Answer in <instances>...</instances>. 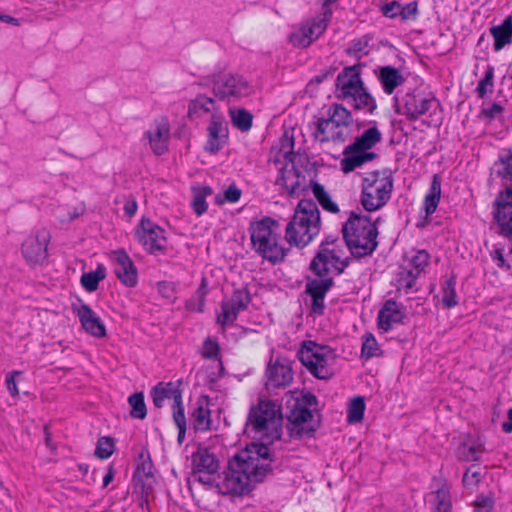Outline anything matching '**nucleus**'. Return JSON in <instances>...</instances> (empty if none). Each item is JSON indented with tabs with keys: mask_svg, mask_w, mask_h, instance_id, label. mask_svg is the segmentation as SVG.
Masks as SVG:
<instances>
[{
	"mask_svg": "<svg viewBox=\"0 0 512 512\" xmlns=\"http://www.w3.org/2000/svg\"><path fill=\"white\" fill-rule=\"evenodd\" d=\"M306 183V176L299 172L293 161L285 160L278 167L275 184L280 186L289 196L299 193Z\"/></svg>",
	"mask_w": 512,
	"mask_h": 512,
	"instance_id": "nucleus-18",
	"label": "nucleus"
},
{
	"mask_svg": "<svg viewBox=\"0 0 512 512\" xmlns=\"http://www.w3.org/2000/svg\"><path fill=\"white\" fill-rule=\"evenodd\" d=\"M502 113V106L496 103L490 104L482 110V116L487 120L501 119Z\"/></svg>",
	"mask_w": 512,
	"mask_h": 512,
	"instance_id": "nucleus-53",
	"label": "nucleus"
},
{
	"mask_svg": "<svg viewBox=\"0 0 512 512\" xmlns=\"http://www.w3.org/2000/svg\"><path fill=\"white\" fill-rule=\"evenodd\" d=\"M222 142H223L222 138L208 136V140L205 145V149L210 153H216L217 151H219L221 149Z\"/></svg>",
	"mask_w": 512,
	"mask_h": 512,
	"instance_id": "nucleus-59",
	"label": "nucleus"
},
{
	"mask_svg": "<svg viewBox=\"0 0 512 512\" xmlns=\"http://www.w3.org/2000/svg\"><path fill=\"white\" fill-rule=\"evenodd\" d=\"M22 372L20 371H12L7 374L5 379V385L9 392V394L12 397H17L19 395V390L17 387V382L19 381V378L21 377Z\"/></svg>",
	"mask_w": 512,
	"mask_h": 512,
	"instance_id": "nucleus-51",
	"label": "nucleus"
},
{
	"mask_svg": "<svg viewBox=\"0 0 512 512\" xmlns=\"http://www.w3.org/2000/svg\"><path fill=\"white\" fill-rule=\"evenodd\" d=\"M192 193L191 207L198 217L202 216L208 209L206 198L212 195L213 190L211 187L205 185L194 186L192 188Z\"/></svg>",
	"mask_w": 512,
	"mask_h": 512,
	"instance_id": "nucleus-33",
	"label": "nucleus"
},
{
	"mask_svg": "<svg viewBox=\"0 0 512 512\" xmlns=\"http://www.w3.org/2000/svg\"><path fill=\"white\" fill-rule=\"evenodd\" d=\"M441 198V178L439 175L435 174L432 178V182L429 188V191L425 195L423 201V209L425 212V217L428 218L431 216L437 209L438 204Z\"/></svg>",
	"mask_w": 512,
	"mask_h": 512,
	"instance_id": "nucleus-31",
	"label": "nucleus"
},
{
	"mask_svg": "<svg viewBox=\"0 0 512 512\" xmlns=\"http://www.w3.org/2000/svg\"><path fill=\"white\" fill-rule=\"evenodd\" d=\"M497 173L501 178L512 181V150L500 157Z\"/></svg>",
	"mask_w": 512,
	"mask_h": 512,
	"instance_id": "nucleus-46",
	"label": "nucleus"
},
{
	"mask_svg": "<svg viewBox=\"0 0 512 512\" xmlns=\"http://www.w3.org/2000/svg\"><path fill=\"white\" fill-rule=\"evenodd\" d=\"M393 100L395 112L405 116L409 121H416L422 117L431 118L441 112L438 99L431 92H426L421 88L397 94Z\"/></svg>",
	"mask_w": 512,
	"mask_h": 512,
	"instance_id": "nucleus-8",
	"label": "nucleus"
},
{
	"mask_svg": "<svg viewBox=\"0 0 512 512\" xmlns=\"http://www.w3.org/2000/svg\"><path fill=\"white\" fill-rule=\"evenodd\" d=\"M212 91L219 99L236 101L250 96L253 86L242 75L225 74L213 79Z\"/></svg>",
	"mask_w": 512,
	"mask_h": 512,
	"instance_id": "nucleus-12",
	"label": "nucleus"
},
{
	"mask_svg": "<svg viewBox=\"0 0 512 512\" xmlns=\"http://www.w3.org/2000/svg\"><path fill=\"white\" fill-rule=\"evenodd\" d=\"M110 259L114 265V273L120 282L127 287H134L137 284L138 275L129 255L123 249H119L111 252Z\"/></svg>",
	"mask_w": 512,
	"mask_h": 512,
	"instance_id": "nucleus-21",
	"label": "nucleus"
},
{
	"mask_svg": "<svg viewBox=\"0 0 512 512\" xmlns=\"http://www.w3.org/2000/svg\"><path fill=\"white\" fill-rule=\"evenodd\" d=\"M170 136V121L166 116H160L150 123L143 134V141L155 155H163L168 151Z\"/></svg>",
	"mask_w": 512,
	"mask_h": 512,
	"instance_id": "nucleus-15",
	"label": "nucleus"
},
{
	"mask_svg": "<svg viewBox=\"0 0 512 512\" xmlns=\"http://www.w3.org/2000/svg\"><path fill=\"white\" fill-rule=\"evenodd\" d=\"M292 379L293 372L288 360L277 358L274 362L270 361L266 370L267 389L285 387L291 383Z\"/></svg>",
	"mask_w": 512,
	"mask_h": 512,
	"instance_id": "nucleus-23",
	"label": "nucleus"
},
{
	"mask_svg": "<svg viewBox=\"0 0 512 512\" xmlns=\"http://www.w3.org/2000/svg\"><path fill=\"white\" fill-rule=\"evenodd\" d=\"M271 461L266 444L252 443L230 459L227 470L217 475L213 486L224 495H243L253 484L263 481Z\"/></svg>",
	"mask_w": 512,
	"mask_h": 512,
	"instance_id": "nucleus-1",
	"label": "nucleus"
},
{
	"mask_svg": "<svg viewBox=\"0 0 512 512\" xmlns=\"http://www.w3.org/2000/svg\"><path fill=\"white\" fill-rule=\"evenodd\" d=\"M365 408L366 405L363 397L353 398L348 404L347 421L350 424L360 422L363 419Z\"/></svg>",
	"mask_w": 512,
	"mask_h": 512,
	"instance_id": "nucleus-40",
	"label": "nucleus"
},
{
	"mask_svg": "<svg viewBox=\"0 0 512 512\" xmlns=\"http://www.w3.org/2000/svg\"><path fill=\"white\" fill-rule=\"evenodd\" d=\"M153 403L161 408L167 401L171 403L173 414L178 409H184L182 405V395L179 385L174 382L158 383L151 391Z\"/></svg>",
	"mask_w": 512,
	"mask_h": 512,
	"instance_id": "nucleus-22",
	"label": "nucleus"
},
{
	"mask_svg": "<svg viewBox=\"0 0 512 512\" xmlns=\"http://www.w3.org/2000/svg\"><path fill=\"white\" fill-rule=\"evenodd\" d=\"M208 136L224 139L227 135V124L224 115L213 113L208 126Z\"/></svg>",
	"mask_w": 512,
	"mask_h": 512,
	"instance_id": "nucleus-39",
	"label": "nucleus"
},
{
	"mask_svg": "<svg viewBox=\"0 0 512 512\" xmlns=\"http://www.w3.org/2000/svg\"><path fill=\"white\" fill-rule=\"evenodd\" d=\"M241 191L235 185L229 186L224 192V199H220L216 197V202L218 204H223L225 201L230 203H235L240 199Z\"/></svg>",
	"mask_w": 512,
	"mask_h": 512,
	"instance_id": "nucleus-54",
	"label": "nucleus"
},
{
	"mask_svg": "<svg viewBox=\"0 0 512 512\" xmlns=\"http://www.w3.org/2000/svg\"><path fill=\"white\" fill-rule=\"evenodd\" d=\"M315 403L316 397L310 393L291 397L287 401V406L290 409L289 421L296 425L308 422L313 417L310 407L315 405Z\"/></svg>",
	"mask_w": 512,
	"mask_h": 512,
	"instance_id": "nucleus-24",
	"label": "nucleus"
},
{
	"mask_svg": "<svg viewBox=\"0 0 512 512\" xmlns=\"http://www.w3.org/2000/svg\"><path fill=\"white\" fill-rule=\"evenodd\" d=\"M194 481L212 487L217 477L219 462L207 447L200 446L191 456Z\"/></svg>",
	"mask_w": 512,
	"mask_h": 512,
	"instance_id": "nucleus-14",
	"label": "nucleus"
},
{
	"mask_svg": "<svg viewBox=\"0 0 512 512\" xmlns=\"http://www.w3.org/2000/svg\"><path fill=\"white\" fill-rule=\"evenodd\" d=\"M507 416L508 421L502 424V429L503 431L510 433L512 432V407L508 410Z\"/></svg>",
	"mask_w": 512,
	"mask_h": 512,
	"instance_id": "nucleus-62",
	"label": "nucleus"
},
{
	"mask_svg": "<svg viewBox=\"0 0 512 512\" xmlns=\"http://www.w3.org/2000/svg\"><path fill=\"white\" fill-rule=\"evenodd\" d=\"M402 318L403 312L400 305L395 301L389 300L379 311L378 327L383 331H388L394 324L400 323Z\"/></svg>",
	"mask_w": 512,
	"mask_h": 512,
	"instance_id": "nucleus-27",
	"label": "nucleus"
},
{
	"mask_svg": "<svg viewBox=\"0 0 512 512\" xmlns=\"http://www.w3.org/2000/svg\"><path fill=\"white\" fill-rule=\"evenodd\" d=\"M493 215L500 232L505 235L512 233V186L499 192L494 204Z\"/></svg>",
	"mask_w": 512,
	"mask_h": 512,
	"instance_id": "nucleus-20",
	"label": "nucleus"
},
{
	"mask_svg": "<svg viewBox=\"0 0 512 512\" xmlns=\"http://www.w3.org/2000/svg\"><path fill=\"white\" fill-rule=\"evenodd\" d=\"M312 192L315 198L318 200L320 205L329 212H337L338 206L334 203L328 193L325 191L324 187L319 183L313 182L311 183Z\"/></svg>",
	"mask_w": 512,
	"mask_h": 512,
	"instance_id": "nucleus-42",
	"label": "nucleus"
},
{
	"mask_svg": "<svg viewBox=\"0 0 512 512\" xmlns=\"http://www.w3.org/2000/svg\"><path fill=\"white\" fill-rule=\"evenodd\" d=\"M297 355L302 365L314 377L329 379L333 375L336 355L330 346L305 340L301 343Z\"/></svg>",
	"mask_w": 512,
	"mask_h": 512,
	"instance_id": "nucleus-10",
	"label": "nucleus"
},
{
	"mask_svg": "<svg viewBox=\"0 0 512 512\" xmlns=\"http://www.w3.org/2000/svg\"><path fill=\"white\" fill-rule=\"evenodd\" d=\"M213 113H219L216 111L215 101L203 94L196 96L188 104L187 115L191 120L200 119L206 115L212 116Z\"/></svg>",
	"mask_w": 512,
	"mask_h": 512,
	"instance_id": "nucleus-28",
	"label": "nucleus"
},
{
	"mask_svg": "<svg viewBox=\"0 0 512 512\" xmlns=\"http://www.w3.org/2000/svg\"><path fill=\"white\" fill-rule=\"evenodd\" d=\"M381 354L380 346L371 333H365L362 336L361 355L365 359L377 357Z\"/></svg>",
	"mask_w": 512,
	"mask_h": 512,
	"instance_id": "nucleus-41",
	"label": "nucleus"
},
{
	"mask_svg": "<svg viewBox=\"0 0 512 512\" xmlns=\"http://www.w3.org/2000/svg\"><path fill=\"white\" fill-rule=\"evenodd\" d=\"M50 239L49 231L42 228L26 238L22 244V254L30 264L43 262L47 257V245Z\"/></svg>",
	"mask_w": 512,
	"mask_h": 512,
	"instance_id": "nucleus-19",
	"label": "nucleus"
},
{
	"mask_svg": "<svg viewBox=\"0 0 512 512\" xmlns=\"http://www.w3.org/2000/svg\"><path fill=\"white\" fill-rule=\"evenodd\" d=\"M347 246L339 240L326 241L311 262L315 278L306 283V293L311 297V311L322 315L326 293L332 286V276L341 274L348 265Z\"/></svg>",
	"mask_w": 512,
	"mask_h": 512,
	"instance_id": "nucleus-2",
	"label": "nucleus"
},
{
	"mask_svg": "<svg viewBox=\"0 0 512 512\" xmlns=\"http://www.w3.org/2000/svg\"><path fill=\"white\" fill-rule=\"evenodd\" d=\"M173 420L178 428V441L181 443L185 438L186 418L184 409H178L173 415Z\"/></svg>",
	"mask_w": 512,
	"mask_h": 512,
	"instance_id": "nucleus-52",
	"label": "nucleus"
},
{
	"mask_svg": "<svg viewBox=\"0 0 512 512\" xmlns=\"http://www.w3.org/2000/svg\"><path fill=\"white\" fill-rule=\"evenodd\" d=\"M0 21L4 22V23H9V24H13V25H18V20L14 17H11L9 15H4V14H0Z\"/></svg>",
	"mask_w": 512,
	"mask_h": 512,
	"instance_id": "nucleus-64",
	"label": "nucleus"
},
{
	"mask_svg": "<svg viewBox=\"0 0 512 512\" xmlns=\"http://www.w3.org/2000/svg\"><path fill=\"white\" fill-rule=\"evenodd\" d=\"M231 118L234 126L242 131H247L252 125L251 114L244 109L231 110Z\"/></svg>",
	"mask_w": 512,
	"mask_h": 512,
	"instance_id": "nucleus-44",
	"label": "nucleus"
},
{
	"mask_svg": "<svg viewBox=\"0 0 512 512\" xmlns=\"http://www.w3.org/2000/svg\"><path fill=\"white\" fill-rule=\"evenodd\" d=\"M210 413L208 397H200L192 412L193 426L196 430L207 431L211 428Z\"/></svg>",
	"mask_w": 512,
	"mask_h": 512,
	"instance_id": "nucleus-30",
	"label": "nucleus"
},
{
	"mask_svg": "<svg viewBox=\"0 0 512 512\" xmlns=\"http://www.w3.org/2000/svg\"><path fill=\"white\" fill-rule=\"evenodd\" d=\"M490 32L494 38L495 51L501 50L508 44L512 38V20L510 17L505 19L501 25L493 26Z\"/></svg>",
	"mask_w": 512,
	"mask_h": 512,
	"instance_id": "nucleus-32",
	"label": "nucleus"
},
{
	"mask_svg": "<svg viewBox=\"0 0 512 512\" xmlns=\"http://www.w3.org/2000/svg\"><path fill=\"white\" fill-rule=\"evenodd\" d=\"M394 179L390 170L366 173L361 183V205L367 212L378 211L391 199Z\"/></svg>",
	"mask_w": 512,
	"mask_h": 512,
	"instance_id": "nucleus-9",
	"label": "nucleus"
},
{
	"mask_svg": "<svg viewBox=\"0 0 512 512\" xmlns=\"http://www.w3.org/2000/svg\"><path fill=\"white\" fill-rule=\"evenodd\" d=\"M429 261L430 255L425 250H417L406 255L403 266L420 276L428 266Z\"/></svg>",
	"mask_w": 512,
	"mask_h": 512,
	"instance_id": "nucleus-34",
	"label": "nucleus"
},
{
	"mask_svg": "<svg viewBox=\"0 0 512 512\" xmlns=\"http://www.w3.org/2000/svg\"><path fill=\"white\" fill-rule=\"evenodd\" d=\"M482 452L480 445H463L459 450L460 458L464 461H477Z\"/></svg>",
	"mask_w": 512,
	"mask_h": 512,
	"instance_id": "nucleus-49",
	"label": "nucleus"
},
{
	"mask_svg": "<svg viewBox=\"0 0 512 512\" xmlns=\"http://www.w3.org/2000/svg\"><path fill=\"white\" fill-rule=\"evenodd\" d=\"M380 140L381 133L379 130L376 127H371L358 137L350 146L358 151L370 153L368 150H370Z\"/></svg>",
	"mask_w": 512,
	"mask_h": 512,
	"instance_id": "nucleus-35",
	"label": "nucleus"
},
{
	"mask_svg": "<svg viewBox=\"0 0 512 512\" xmlns=\"http://www.w3.org/2000/svg\"><path fill=\"white\" fill-rule=\"evenodd\" d=\"M418 11V5L417 2H409L406 5H401V13L400 17L402 20H408L411 18H415Z\"/></svg>",
	"mask_w": 512,
	"mask_h": 512,
	"instance_id": "nucleus-57",
	"label": "nucleus"
},
{
	"mask_svg": "<svg viewBox=\"0 0 512 512\" xmlns=\"http://www.w3.org/2000/svg\"><path fill=\"white\" fill-rule=\"evenodd\" d=\"M76 314L83 329L96 338H102L106 335L104 324L98 315L87 304H80L76 308Z\"/></svg>",
	"mask_w": 512,
	"mask_h": 512,
	"instance_id": "nucleus-25",
	"label": "nucleus"
},
{
	"mask_svg": "<svg viewBox=\"0 0 512 512\" xmlns=\"http://www.w3.org/2000/svg\"><path fill=\"white\" fill-rule=\"evenodd\" d=\"M114 479V470L109 468L107 473L103 477V487H107Z\"/></svg>",
	"mask_w": 512,
	"mask_h": 512,
	"instance_id": "nucleus-63",
	"label": "nucleus"
},
{
	"mask_svg": "<svg viewBox=\"0 0 512 512\" xmlns=\"http://www.w3.org/2000/svg\"><path fill=\"white\" fill-rule=\"evenodd\" d=\"M335 95L355 110L372 114L377 108L376 100L364 86L356 66L346 67L338 74Z\"/></svg>",
	"mask_w": 512,
	"mask_h": 512,
	"instance_id": "nucleus-3",
	"label": "nucleus"
},
{
	"mask_svg": "<svg viewBox=\"0 0 512 512\" xmlns=\"http://www.w3.org/2000/svg\"><path fill=\"white\" fill-rule=\"evenodd\" d=\"M137 203L135 200H128L125 204H124V212L125 214L128 216V217H132L135 215L136 211H137Z\"/></svg>",
	"mask_w": 512,
	"mask_h": 512,
	"instance_id": "nucleus-61",
	"label": "nucleus"
},
{
	"mask_svg": "<svg viewBox=\"0 0 512 512\" xmlns=\"http://www.w3.org/2000/svg\"><path fill=\"white\" fill-rule=\"evenodd\" d=\"M378 80L383 91L387 95H391L404 84L405 77L399 69L392 66H383L379 69Z\"/></svg>",
	"mask_w": 512,
	"mask_h": 512,
	"instance_id": "nucleus-26",
	"label": "nucleus"
},
{
	"mask_svg": "<svg viewBox=\"0 0 512 512\" xmlns=\"http://www.w3.org/2000/svg\"><path fill=\"white\" fill-rule=\"evenodd\" d=\"M219 346L215 340L207 339L203 344V356L206 358H215L218 355Z\"/></svg>",
	"mask_w": 512,
	"mask_h": 512,
	"instance_id": "nucleus-56",
	"label": "nucleus"
},
{
	"mask_svg": "<svg viewBox=\"0 0 512 512\" xmlns=\"http://www.w3.org/2000/svg\"><path fill=\"white\" fill-rule=\"evenodd\" d=\"M377 227L367 215L352 213L343 226V236L351 254L370 255L377 247Z\"/></svg>",
	"mask_w": 512,
	"mask_h": 512,
	"instance_id": "nucleus-5",
	"label": "nucleus"
},
{
	"mask_svg": "<svg viewBox=\"0 0 512 512\" xmlns=\"http://www.w3.org/2000/svg\"><path fill=\"white\" fill-rule=\"evenodd\" d=\"M251 301L248 291L245 289L235 290L232 296L224 300L221 305V312L217 316L218 323L225 327L231 325L241 311H244Z\"/></svg>",
	"mask_w": 512,
	"mask_h": 512,
	"instance_id": "nucleus-17",
	"label": "nucleus"
},
{
	"mask_svg": "<svg viewBox=\"0 0 512 512\" xmlns=\"http://www.w3.org/2000/svg\"><path fill=\"white\" fill-rule=\"evenodd\" d=\"M374 156V153H364L348 146L344 150L343 159L340 161L341 170L344 173H350L361 167L364 163L371 161Z\"/></svg>",
	"mask_w": 512,
	"mask_h": 512,
	"instance_id": "nucleus-29",
	"label": "nucleus"
},
{
	"mask_svg": "<svg viewBox=\"0 0 512 512\" xmlns=\"http://www.w3.org/2000/svg\"><path fill=\"white\" fill-rule=\"evenodd\" d=\"M493 88V69H488L483 79L480 80L477 86V93L479 97L483 98L487 93L492 92Z\"/></svg>",
	"mask_w": 512,
	"mask_h": 512,
	"instance_id": "nucleus-50",
	"label": "nucleus"
},
{
	"mask_svg": "<svg viewBox=\"0 0 512 512\" xmlns=\"http://www.w3.org/2000/svg\"><path fill=\"white\" fill-rule=\"evenodd\" d=\"M135 238L149 253L162 251L166 245L164 229L146 218H142L135 228Z\"/></svg>",
	"mask_w": 512,
	"mask_h": 512,
	"instance_id": "nucleus-16",
	"label": "nucleus"
},
{
	"mask_svg": "<svg viewBox=\"0 0 512 512\" xmlns=\"http://www.w3.org/2000/svg\"><path fill=\"white\" fill-rule=\"evenodd\" d=\"M492 259L499 268H510L501 250L497 249L492 254Z\"/></svg>",
	"mask_w": 512,
	"mask_h": 512,
	"instance_id": "nucleus-60",
	"label": "nucleus"
},
{
	"mask_svg": "<svg viewBox=\"0 0 512 512\" xmlns=\"http://www.w3.org/2000/svg\"><path fill=\"white\" fill-rule=\"evenodd\" d=\"M493 500L490 497H480L475 502V512H491Z\"/></svg>",
	"mask_w": 512,
	"mask_h": 512,
	"instance_id": "nucleus-58",
	"label": "nucleus"
},
{
	"mask_svg": "<svg viewBox=\"0 0 512 512\" xmlns=\"http://www.w3.org/2000/svg\"><path fill=\"white\" fill-rule=\"evenodd\" d=\"M106 277V268L99 264L95 271L83 273L80 279L81 285L88 291L94 292L98 289L99 282Z\"/></svg>",
	"mask_w": 512,
	"mask_h": 512,
	"instance_id": "nucleus-36",
	"label": "nucleus"
},
{
	"mask_svg": "<svg viewBox=\"0 0 512 512\" xmlns=\"http://www.w3.org/2000/svg\"><path fill=\"white\" fill-rule=\"evenodd\" d=\"M419 276L415 274L411 269L401 266L396 275V285L399 290H403L408 293L413 289L416 279Z\"/></svg>",
	"mask_w": 512,
	"mask_h": 512,
	"instance_id": "nucleus-38",
	"label": "nucleus"
},
{
	"mask_svg": "<svg viewBox=\"0 0 512 512\" xmlns=\"http://www.w3.org/2000/svg\"><path fill=\"white\" fill-rule=\"evenodd\" d=\"M481 480V471L477 465H471L463 476V484L467 489L473 490Z\"/></svg>",
	"mask_w": 512,
	"mask_h": 512,
	"instance_id": "nucleus-47",
	"label": "nucleus"
},
{
	"mask_svg": "<svg viewBox=\"0 0 512 512\" xmlns=\"http://www.w3.org/2000/svg\"><path fill=\"white\" fill-rule=\"evenodd\" d=\"M128 403L131 406L130 415L136 419H144L147 415V409L144 402L143 393H134L129 396Z\"/></svg>",
	"mask_w": 512,
	"mask_h": 512,
	"instance_id": "nucleus-43",
	"label": "nucleus"
},
{
	"mask_svg": "<svg viewBox=\"0 0 512 512\" xmlns=\"http://www.w3.org/2000/svg\"><path fill=\"white\" fill-rule=\"evenodd\" d=\"M245 430L267 443L278 440L281 437L279 407L270 400H260L257 406L251 408Z\"/></svg>",
	"mask_w": 512,
	"mask_h": 512,
	"instance_id": "nucleus-6",
	"label": "nucleus"
},
{
	"mask_svg": "<svg viewBox=\"0 0 512 512\" xmlns=\"http://www.w3.org/2000/svg\"><path fill=\"white\" fill-rule=\"evenodd\" d=\"M381 12L388 18L400 16L401 4L398 1H392L381 6Z\"/></svg>",
	"mask_w": 512,
	"mask_h": 512,
	"instance_id": "nucleus-55",
	"label": "nucleus"
},
{
	"mask_svg": "<svg viewBox=\"0 0 512 512\" xmlns=\"http://www.w3.org/2000/svg\"><path fill=\"white\" fill-rule=\"evenodd\" d=\"M436 512H451L449 489L446 485L438 488L435 493Z\"/></svg>",
	"mask_w": 512,
	"mask_h": 512,
	"instance_id": "nucleus-45",
	"label": "nucleus"
},
{
	"mask_svg": "<svg viewBox=\"0 0 512 512\" xmlns=\"http://www.w3.org/2000/svg\"><path fill=\"white\" fill-rule=\"evenodd\" d=\"M251 242L255 251L270 262L284 259L287 249L281 243L280 228L277 221L264 218L251 224Z\"/></svg>",
	"mask_w": 512,
	"mask_h": 512,
	"instance_id": "nucleus-7",
	"label": "nucleus"
},
{
	"mask_svg": "<svg viewBox=\"0 0 512 512\" xmlns=\"http://www.w3.org/2000/svg\"><path fill=\"white\" fill-rule=\"evenodd\" d=\"M114 451V442L109 437H102L98 440L95 455L101 459L109 458Z\"/></svg>",
	"mask_w": 512,
	"mask_h": 512,
	"instance_id": "nucleus-48",
	"label": "nucleus"
},
{
	"mask_svg": "<svg viewBox=\"0 0 512 512\" xmlns=\"http://www.w3.org/2000/svg\"><path fill=\"white\" fill-rule=\"evenodd\" d=\"M442 303L445 308H452L458 304V296L456 293V280L452 276L444 281L441 288Z\"/></svg>",
	"mask_w": 512,
	"mask_h": 512,
	"instance_id": "nucleus-37",
	"label": "nucleus"
},
{
	"mask_svg": "<svg viewBox=\"0 0 512 512\" xmlns=\"http://www.w3.org/2000/svg\"><path fill=\"white\" fill-rule=\"evenodd\" d=\"M320 230V213L315 202L301 200L287 224L285 238L291 245L305 247Z\"/></svg>",
	"mask_w": 512,
	"mask_h": 512,
	"instance_id": "nucleus-4",
	"label": "nucleus"
},
{
	"mask_svg": "<svg viewBox=\"0 0 512 512\" xmlns=\"http://www.w3.org/2000/svg\"><path fill=\"white\" fill-rule=\"evenodd\" d=\"M332 16V10L325 8L319 15L302 22L291 33L290 42L296 46L305 48L318 39L327 29Z\"/></svg>",
	"mask_w": 512,
	"mask_h": 512,
	"instance_id": "nucleus-13",
	"label": "nucleus"
},
{
	"mask_svg": "<svg viewBox=\"0 0 512 512\" xmlns=\"http://www.w3.org/2000/svg\"><path fill=\"white\" fill-rule=\"evenodd\" d=\"M327 118L319 119L316 123L314 136L320 142L344 141L351 132L353 117L343 105L333 103L327 111Z\"/></svg>",
	"mask_w": 512,
	"mask_h": 512,
	"instance_id": "nucleus-11",
	"label": "nucleus"
}]
</instances>
